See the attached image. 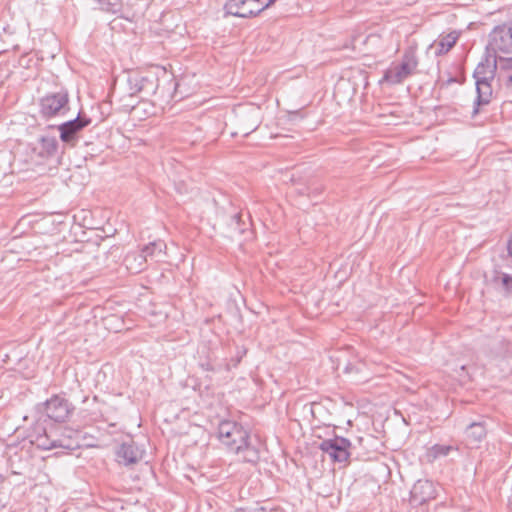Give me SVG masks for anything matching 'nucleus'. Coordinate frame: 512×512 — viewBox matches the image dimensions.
Here are the masks:
<instances>
[{
  "label": "nucleus",
  "instance_id": "nucleus-10",
  "mask_svg": "<svg viewBox=\"0 0 512 512\" xmlns=\"http://www.w3.org/2000/svg\"><path fill=\"white\" fill-rule=\"evenodd\" d=\"M239 132L244 136L254 132L260 125L259 110L255 107L239 109L237 112Z\"/></svg>",
  "mask_w": 512,
  "mask_h": 512
},
{
  "label": "nucleus",
  "instance_id": "nucleus-17",
  "mask_svg": "<svg viewBox=\"0 0 512 512\" xmlns=\"http://www.w3.org/2000/svg\"><path fill=\"white\" fill-rule=\"evenodd\" d=\"M486 434L487 430L482 422L471 423L466 429V439L473 447H477L486 437Z\"/></svg>",
  "mask_w": 512,
  "mask_h": 512
},
{
  "label": "nucleus",
  "instance_id": "nucleus-22",
  "mask_svg": "<svg viewBox=\"0 0 512 512\" xmlns=\"http://www.w3.org/2000/svg\"><path fill=\"white\" fill-rule=\"evenodd\" d=\"M453 449L452 446L449 445H439L436 444L430 449V454L433 458H438L441 456H446Z\"/></svg>",
  "mask_w": 512,
  "mask_h": 512
},
{
  "label": "nucleus",
  "instance_id": "nucleus-11",
  "mask_svg": "<svg viewBox=\"0 0 512 512\" xmlns=\"http://www.w3.org/2000/svg\"><path fill=\"white\" fill-rule=\"evenodd\" d=\"M128 84L130 95L143 94L145 96H149L154 94L157 88V84L154 79L140 75L129 76Z\"/></svg>",
  "mask_w": 512,
  "mask_h": 512
},
{
  "label": "nucleus",
  "instance_id": "nucleus-29",
  "mask_svg": "<svg viewBox=\"0 0 512 512\" xmlns=\"http://www.w3.org/2000/svg\"><path fill=\"white\" fill-rule=\"evenodd\" d=\"M91 402H92L93 404L97 405V404H98V398H97V396H94V397L92 398Z\"/></svg>",
  "mask_w": 512,
  "mask_h": 512
},
{
  "label": "nucleus",
  "instance_id": "nucleus-23",
  "mask_svg": "<svg viewBox=\"0 0 512 512\" xmlns=\"http://www.w3.org/2000/svg\"><path fill=\"white\" fill-rule=\"evenodd\" d=\"M276 0H267L266 2L264 0H247L249 7L258 8L259 13L270 7L275 3Z\"/></svg>",
  "mask_w": 512,
  "mask_h": 512
},
{
  "label": "nucleus",
  "instance_id": "nucleus-9",
  "mask_svg": "<svg viewBox=\"0 0 512 512\" xmlns=\"http://www.w3.org/2000/svg\"><path fill=\"white\" fill-rule=\"evenodd\" d=\"M71 411L68 401L58 396L52 397L45 403L46 415L56 422L66 421Z\"/></svg>",
  "mask_w": 512,
  "mask_h": 512
},
{
  "label": "nucleus",
  "instance_id": "nucleus-18",
  "mask_svg": "<svg viewBox=\"0 0 512 512\" xmlns=\"http://www.w3.org/2000/svg\"><path fill=\"white\" fill-rule=\"evenodd\" d=\"M39 155L41 157H52L56 154L58 148L57 139L53 136H42L39 141Z\"/></svg>",
  "mask_w": 512,
  "mask_h": 512
},
{
  "label": "nucleus",
  "instance_id": "nucleus-16",
  "mask_svg": "<svg viewBox=\"0 0 512 512\" xmlns=\"http://www.w3.org/2000/svg\"><path fill=\"white\" fill-rule=\"evenodd\" d=\"M458 37L459 35L455 31L446 35H441L438 40L434 41L430 45L429 48L435 50L434 52L436 56L444 55L449 52L452 47H454Z\"/></svg>",
  "mask_w": 512,
  "mask_h": 512
},
{
  "label": "nucleus",
  "instance_id": "nucleus-27",
  "mask_svg": "<svg viewBox=\"0 0 512 512\" xmlns=\"http://www.w3.org/2000/svg\"><path fill=\"white\" fill-rule=\"evenodd\" d=\"M505 85L507 88L512 89V73L507 77Z\"/></svg>",
  "mask_w": 512,
  "mask_h": 512
},
{
  "label": "nucleus",
  "instance_id": "nucleus-14",
  "mask_svg": "<svg viewBox=\"0 0 512 512\" xmlns=\"http://www.w3.org/2000/svg\"><path fill=\"white\" fill-rule=\"evenodd\" d=\"M117 461L124 465L137 463L142 458V452L133 442L122 443L116 452Z\"/></svg>",
  "mask_w": 512,
  "mask_h": 512
},
{
  "label": "nucleus",
  "instance_id": "nucleus-20",
  "mask_svg": "<svg viewBox=\"0 0 512 512\" xmlns=\"http://www.w3.org/2000/svg\"><path fill=\"white\" fill-rule=\"evenodd\" d=\"M235 454H241V459L244 462L255 463L259 459L258 450L251 446L248 440H245V445L239 449V451H233Z\"/></svg>",
  "mask_w": 512,
  "mask_h": 512
},
{
  "label": "nucleus",
  "instance_id": "nucleus-19",
  "mask_svg": "<svg viewBox=\"0 0 512 512\" xmlns=\"http://www.w3.org/2000/svg\"><path fill=\"white\" fill-rule=\"evenodd\" d=\"M491 81H476L477 105L488 104L492 95Z\"/></svg>",
  "mask_w": 512,
  "mask_h": 512
},
{
  "label": "nucleus",
  "instance_id": "nucleus-4",
  "mask_svg": "<svg viewBox=\"0 0 512 512\" xmlns=\"http://www.w3.org/2000/svg\"><path fill=\"white\" fill-rule=\"evenodd\" d=\"M487 50L494 54L512 53V26L502 24L494 27L489 34Z\"/></svg>",
  "mask_w": 512,
  "mask_h": 512
},
{
  "label": "nucleus",
  "instance_id": "nucleus-1",
  "mask_svg": "<svg viewBox=\"0 0 512 512\" xmlns=\"http://www.w3.org/2000/svg\"><path fill=\"white\" fill-rule=\"evenodd\" d=\"M418 64L417 46L410 45L404 50L401 61L391 63L386 69L380 83L399 85L416 73Z\"/></svg>",
  "mask_w": 512,
  "mask_h": 512
},
{
  "label": "nucleus",
  "instance_id": "nucleus-15",
  "mask_svg": "<svg viewBox=\"0 0 512 512\" xmlns=\"http://www.w3.org/2000/svg\"><path fill=\"white\" fill-rule=\"evenodd\" d=\"M496 69V58L493 60L486 58L485 61L480 62L475 68L473 73L475 81H492L495 77Z\"/></svg>",
  "mask_w": 512,
  "mask_h": 512
},
{
  "label": "nucleus",
  "instance_id": "nucleus-7",
  "mask_svg": "<svg viewBox=\"0 0 512 512\" xmlns=\"http://www.w3.org/2000/svg\"><path fill=\"white\" fill-rule=\"evenodd\" d=\"M351 442L343 437H334L332 439L323 440L319 448L327 454L333 462H344L350 457L349 449Z\"/></svg>",
  "mask_w": 512,
  "mask_h": 512
},
{
  "label": "nucleus",
  "instance_id": "nucleus-2",
  "mask_svg": "<svg viewBox=\"0 0 512 512\" xmlns=\"http://www.w3.org/2000/svg\"><path fill=\"white\" fill-rule=\"evenodd\" d=\"M218 438L230 451H239L245 440L249 439L248 432L234 421L224 420L218 426Z\"/></svg>",
  "mask_w": 512,
  "mask_h": 512
},
{
  "label": "nucleus",
  "instance_id": "nucleus-24",
  "mask_svg": "<svg viewBox=\"0 0 512 512\" xmlns=\"http://www.w3.org/2000/svg\"><path fill=\"white\" fill-rule=\"evenodd\" d=\"M496 279H500L503 287L508 293L512 292V276L506 273H503L500 277Z\"/></svg>",
  "mask_w": 512,
  "mask_h": 512
},
{
  "label": "nucleus",
  "instance_id": "nucleus-26",
  "mask_svg": "<svg viewBox=\"0 0 512 512\" xmlns=\"http://www.w3.org/2000/svg\"><path fill=\"white\" fill-rule=\"evenodd\" d=\"M505 62V68L506 69H511L512 70V58H507L504 60Z\"/></svg>",
  "mask_w": 512,
  "mask_h": 512
},
{
  "label": "nucleus",
  "instance_id": "nucleus-12",
  "mask_svg": "<svg viewBox=\"0 0 512 512\" xmlns=\"http://www.w3.org/2000/svg\"><path fill=\"white\" fill-rule=\"evenodd\" d=\"M435 497L434 485L429 480H419L412 487L411 500L416 504H424Z\"/></svg>",
  "mask_w": 512,
  "mask_h": 512
},
{
  "label": "nucleus",
  "instance_id": "nucleus-3",
  "mask_svg": "<svg viewBox=\"0 0 512 512\" xmlns=\"http://www.w3.org/2000/svg\"><path fill=\"white\" fill-rule=\"evenodd\" d=\"M165 249L166 245L163 241H153L142 249L140 255L134 253L128 254L124 262L128 269L137 273L143 269L144 262H146L148 258L161 261Z\"/></svg>",
  "mask_w": 512,
  "mask_h": 512
},
{
  "label": "nucleus",
  "instance_id": "nucleus-6",
  "mask_svg": "<svg viewBox=\"0 0 512 512\" xmlns=\"http://www.w3.org/2000/svg\"><path fill=\"white\" fill-rule=\"evenodd\" d=\"M55 448L73 451L81 447V433L68 427H52L51 436Z\"/></svg>",
  "mask_w": 512,
  "mask_h": 512
},
{
  "label": "nucleus",
  "instance_id": "nucleus-32",
  "mask_svg": "<svg viewBox=\"0 0 512 512\" xmlns=\"http://www.w3.org/2000/svg\"><path fill=\"white\" fill-rule=\"evenodd\" d=\"M90 400L88 397H85L84 400H83V403L84 404H89Z\"/></svg>",
  "mask_w": 512,
  "mask_h": 512
},
{
  "label": "nucleus",
  "instance_id": "nucleus-31",
  "mask_svg": "<svg viewBox=\"0 0 512 512\" xmlns=\"http://www.w3.org/2000/svg\"><path fill=\"white\" fill-rule=\"evenodd\" d=\"M202 367H204V365H202ZM205 369H206V370H213V368H212L209 364H207V365L205 366Z\"/></svg>",
  "mask_w": 512,
  "mask_h": 512
},
{
  "label": "nucleus",
  "instance_id": "nucleus-8",
  "mask_svg": "<svg viewBox=\"0 0 512 512\" xmlns=\"http://www.w3.org/2000/svg\"><path fill=\"white\" fill-rule=\"evenodd\" d=\"M90 123V119L78 116L73 120L61 124L59 126L61 140L67 144L74 146L77 140V134Z\"/></svg>",
  "mask_w": 512,
  "mask_h": 512
},
{
  "label": "nucleus",
  "instance_id": "nucleus-28",
  "mask_svg": "<svg viewBox=\"0 0 512 512\" xmlns=\"http://www.w3.org/2000/svg\"><path fill=\"white\" fill-rule=\"evenodd\" d=\"M237 512H267V511L264 508H258V509H254V510H251V511H246L244 509H240Z\"/></svg>",
  "mask_w": 512,
  "mask_h": 512
},
{
  "label": "nucleus",
  "instance_id": "nucleus-13",
  "mask_svg": "<svg viewBox=\"0 0 512 512\" xmlns=\"http://www.w3.org/2000/svg\"><path fill=\"white\" fill-rule=\"evenodd\" d=\"M224 10L228 15L241 18H250L259 14L258 8L249 7L247 0H227Z\"/></svg>",
  "mask_w": 512,
  "mask_h": 512
},
{
  "label": "nucleus",
  "instance_id": "nucleus-33",
  "mask_svg": "<svg viewBox=\"0 0 512 512\" xmlns=\"http://www.w3.org/2000/svg\"><path fill=\"white\" fill-rule=\"evenodd\" d=\"M245 353H246V351H245V350H243V351H241V352H240V351L238 352V354H239V356H240V357H242Z\"/></svg>",
  "mask_w": 512,
  "mask_h": 512
},
{
  "label": "nucleus",
  "instance_id": "nucleus-21",
  "mask_svg": "<svg viewBox=\"0 0 512 512\" xmlns=\"http://www.w3.org/2000/svg\"><path fill=\"white\" fill-rule=\"evenodd\" d=\"M51 436V428L49 430H44L42 435H38L35 439L37 446L44 450L55 449L53 443V437Z\"/></svg>",
  "mask_w": 512,
  "mask_h": 512
},
{
  "label": "nucleus",
  "instance_id": "nucleus-30",
  "mask_svg": "<svg viewBox=\"0 0 512 512\" xmlns=\"http://www.w3.org/2000/svg\"><path fill=\"white\" fill-rule=\"evenodd\" d=\"M241 216L239 214H236L234 216V219L237 221V223L240 221Z\"/></svg>",
  "mask_w": 512,
  "mask_h": 512
},
{
  "label": "nucleus",
  "instance_id": "nucleus-25",
  "mask_svg": "<svg viewBox=\"0 0 512 512\" xmlns=\"http://www.w3.org/2000/svg\"><path fill=\"white\" fill-rule=\"evenodd\" d=\"M89 415L91 416V420H96L101 415V411L100 409H93L89 412Z\"/></svg>",
  "mask_w": 512,
  "mask_h": 512
},
{
  "label": "nucleus",
  "instance_id": "nucleus-5",
  "mask_svg": "<svg viewBox=\"0 0 512 512\" xmlns=\"http://www.w3.org/2000/svg\"><path fill=\"white\" fill-rule=\"evenodd\" d=\"M68 103L67 92L48 94L40 100V113L45 118L62 115L68 110Z\"/></svg>",
  "mask_w": 512,
  "mask_h": 512
}]
</instances>
